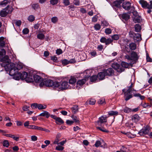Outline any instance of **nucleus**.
I'll return each mask as SVG.
<instances>
[{
  "label": "nucleus",
  "mask_w": 152,
  "mask_h": 152,
  "mask_svg": "<svg viewBox=\"0 0 152 152\" xmlns=\"http://www.w3.org/2000/svg\"><path fill=\"white\" fill-rule=\"evenodd\" d=\"M64 149V147L59 145H58L56 148V150L61 151Z\"/></svg>",
  "instance_id": "46"
},
{
  "label": "nucleus",
  "mask_w": 152,
  "mask_h": 152,
  "mask_svg": "<svg viewBox=\"0 0 152 152\" xmlns=\"http://www.w3.org/2000/svg\"><path fill=\"white\" fill-rule=\"evenodd\" d=\"M134 39L135 42L140 41L141 40V35L139 34H135L134 37Z\"/></svg>",
  "instance_id": "15"
},
{
  "label": "nucleus",
  "mask_w": 152,
  "mask_h": 152,
  "mask_svg": "<svg viewBox=\"0 0 152 152\" xmlns=\"http://www.w3.org/2000/svg\"><path fill=\"white\" fill-rule=\"evenodd\" d=\"M129 47L131 50H134L136 48V45L135 43H132L129 44Z\"/></svg>",
  "instance_id": "23"
},
{
  "label": "nucleus",
  "mask_w": 152,
  "mask_h": 152,
  "mask_svg": "<svg viewBox=\"0 0 152 152\" xmlns=\"http://www.w3.org/2000/svg\"><path fill=\"white\" fill-rule=\"evenodd\" d=\"M124 111L125 113H129L132 111V109L126 107L124 109Z\"/></svg>",
  "instance_id": "61"
},
{
  "label": "nucleus",
  "mask_w": 152,
  "mask_h": 152,
  "mask_svg": "<svg viewBox=\"0 0 152 152\" xmlns=\"http://www.w3.org/2000/svg\"><path fill=\"white\" fill-rule=\"evenodd\" d=\"M140 118L138 115L135 114L132 116V120L135 122H138L140 120Z\"/></svg>",
  "instance_id": "16"
},
{
  "label": "nucleus",
  "mask_w": 152,
  "mask_h": 152,
  "mask_svg": "<svg viewBox=\"0 0 152 152\" xmlns=\"http://www.w3.org/2000/svg\"><path fill=\"white\" fill-rule=\"evenodd\" d=\"M99 126H96L97 129H99L102 132H108L107 130L106 129H105L104 128H102L101 127Z\"/></svg>",
  "instance_id": "43"
},
{
  "label": "nucleus",
  "mask_w": 152,
  "mask_h": 152,
  "mask_svg": "<svg viewBox=\"0 0 152 152\" xmlns=\"http://www.w3.org/2000/svg\"><path fill=\"white\" fill-rule=\"evenodd\" d=\"M141 26L139 24H136L134 26V29L136 32H139L141 30Z\"/></svg>",
  "instance_id": "21"
},
{
  "label": "nucleus",
  "mask_w": 152,
  "mask_h": 152,
  "mask_svg": "<svg viewBox=\"0 0 152 152\" xmlns=\"http://www.w3.org/2000/svg\"><path fill=\"white\" fill-rule=\"evenodd\" d=\"M142 7L144 8L147 4V2L146 1L144 0H140L139 1Z\"/></svg>",
  "instance_id": "33"
},
{
  "label": "nucleus",
  "mask_w": 152,
  "mask_h": 152,
  "mask_svg": "<svg viewBox=\"0 0 152 152\" xmlns=\"http://www.w3.org/2000/svg\"><path fill=\"white\" fill-rule=\"evenodd\" d=\"M66 122L68 125H71L74 123V121L69 120H67Z\"/></svg>",
  "instance_id": "64"
},
{
  "label": "nucleus",
  "mask_w": 152,
  "mask_h": 152,
  "mask_svg": "<svg viewBox=\"0 0 152 152\" xmlns=\"http://www.w3.org/2000/svg\"><path fill=\"white\" fill-rule=\"evenodd\" d=\"M105 32L106 34H110L112 33V30L110 28H107L105 29Z\"/></svg>",
  "instance_id": "48"
},
{
  "label": "nucleus",
  "mask_w": 152,
  "mask_h": 152,
  "mask_svg": "<svg viewBox=\"0 0 152 152\" xmlns=\"http://www.w3.org/2000/svg\"><path fill=\"white\" fill-rule=\"evenodd\" d=\"M102 144V143L100 141H97L95 144V145L96 147H98L101 145Z\"/></svg>",
  "instance_id": "57"
},
{
  "label": "nucleus",
  "mask_w": 152,
  "mask_h": 152,
  "mask_svg": "<svg viewBox=\"0 0 152 152\" xmlns=\"http://www.w3.org/2000/svg\"><path fill=\"white\" fill-rule=\"evenodd\" d=\"M50 115L49 113L46 111H44L43 112L41 113L39 115V116L45 117L47 118H48Z\"/></svg>",
  "instance_id": "17"
},
{
  "label": "nucleus",
  "mask_w": 152,
  "mask_h": 152,
  "mask_svg": "<svg viewBox=\"0 0 152 152\" xmlns=\"http://www.w3.org/2000/svg\"><path fill=\"white\" fill-rule=\"evenodd\" d=\"M134 94V96L135 97H139L140 99L141 100H143L145 98V97L141 95L139 93H137V94H134V93H133Z\"/></svg>",
  "instance_id": "29"
},
{
  "label": "nucleus",
  "mask_w": 152,
  "mask_h": 152,
  "mask_svg": "<svg viewBox=\"0 0 152 152\" xmlns=\"http://www.w3.org/2000/svg\"><path fill=\"white\" fill-rule=\"evenodd\" d=\"M113 5L115 7H118L120 5V2H119L118 1H115L113 3Z\"/></svg>",
  "instance_id": "58"
},
{
  "label": "nucleus",
  "mask_w": 152,
  "mask_h": 152,
  "mask_svg": "<svg viewBox=\"0 0 152 152\" xmlns=\"http://www.w3.org/2000/svg\"><path fill=\"white\" fill-rule=\"evenodd\" d=\"M101 25L103 26H107L109 25V23L105 20L102 21Z\"/></svg>",
  "instance_id": "42"
},
{
  "label": "nucleus",
  "mask_w": 152,
  "mask_h": 152,
  "mask_svg": "<svg viewBox=\"0 0 152 152\" xmlns=\"http://www.w3.org/2000/svg\"><path fill=\"white\" fill-rule=\"evenodd\" d=\"M97 102L99 104L102 105L105 104H106L105 99L104 98L100 99L98 100Z\"/></svg>",
  "instance_id": "22"
},
{
  "label": "nucleus",
  "mask_w": 152,
  "mask_h": 152,
  "mask_svg": "<svg viewBox=\"0 0 152 152\" xmlns=\"http://www.w3.org/2000/svg\"><path fill=\"white\" fill-rule=\"evenodd\" d=\"M105 76V72L104 71L99 73L97 75L98 78L99 80H103L104 79Z\"/></svg>",
  "instance_id": "14"
},
{
  "label": "nucleus",
  "mask_w": 152,
  "mask_h": 152,
  "mask_svg": "<svg viewBox=\"0 0 152 152\" xmlns=\"http://www.w3.org/2000/svg\"><path fill=\"white\" fill-rule=\"evenodd\" d=\"M112 38L113 40H118L119 39V37L118 35L114 34L112 36Z\"/></svg>",
  "instance_id": "49"
},
{
  "label": "nucleus",
  "mask_w": 152,
  "mask_h": 152,
  "mask_svg": "<svg viewBox=\"0 0 152 152\" xmlns=\"http://www.w3.org/2000/svg\"><path fill=\"white\" fill-rule=\"evenodd\" d=\"M122 18L126 20H128L130 18V16L128 14L124 13L122 15Z\"/></svg>",
  "instance_id": "20"
},
{
  "label": "nucleus",
  "mask_w": 152,
  "mask_h": 152,
  "mask_svg": "<svg viewBox=\"0 0 152 152\" xmlns=\"http://www.w3.org/2000/svg\"><path fill=\"white\" fill-rule=\"evenodd\" d=\"M133 21L135 23H139L140 21V18L139 17H135L133 18Z\"/></svg>",
  "instance_id": "30"
},
{
  "label": "nucleus",
  "mask_w": 152,
  "mask_h": 152,
  "mask_svg": "<svg viewBox=\"0 0 152 152\" xmlns=\"http://www.w3.org/2000/svg\"><path fill=\"white\" fill-rule=\"evenodd\" d=\"M26 82L28 83L32 82L34 81V80L31 76H28L25 79Z\"/></svg>",
  "instance_id": "25"
},
{
  "label": "nucleus",
  "mask_w": 152,
  "mask_h": 152,
  "mask_svg": "<svg viewBox=\"0 0 152 152\" xmlns=\"http://www.w3.org/2000/svg\"><path fill=\"white\" fill-rule=\"evenodd\" d=\"M86 82V80L85 79H83L77 81V84L80 86L84 84Z\"/></svg>",
  "instance_id": "26"
},
{
  "label": "nucleus",
  "mask_w": 152,
  "mask_h": 152,
  "mask_svg": "<svg viewBox=\"0 0 152 152\" xmlns=\"http://www.w3.org/2000/svg\"><path fill=\"white\" fill-rule=\"evenodd\" d=\"M52 22L54 23H56L58 20V18L56 17H53L51 18V19Z\"/></svg>",
  "instance_id": "51"
},
{
  "label": "nucleus",
  "mask_w": 152,
  "mask_h": 152,
  "mask_svg": "<svg viewBox=\"0 0 152 152\" xmlns=\"http://www.w3.org/2000/svg\"><path fill=\"white\" fill-rule=\"evenodd\" d=\"M18 74L20 76V78L23 79L25 80L28 76L27 73L25 72H23L22 73L19 72Z\"/></svg>",
  "instance_id": "11"
},
{
  "label": "nucleus",
  "mask_w": 152,
  "mask_h": 152,
  "mask_svg": "<svg viewBox=\"0 0 152 152\" xmlns=\"http://www.w3.org/2000/svg\"><path fill=\"white\" fill-rule=\"evenodd\" d=\"M128 149L124 146H122L120 150L122 151V152H126Z\"/></svg>",
  "instance_id": "60"
},
{
  "label": "nucleus",
  "mask_w": 152,
  "mask_h": 152,
  "mask_svg": "<svg viewBox=\"0 0 152 152\" xmlns=\"http://www.w3.org/2000/svg\"><path fill=\"white\" fill-rule=\"evenodd\" d=\"M126 136H127L128 137L131 138H133L136 136L135 134H132L130 132L127 133Z\"/></svg>",
  "instance_id": "38"
},
{
  "label": "nucleus",
  "mask_w": 152,
  "mask_h": 152,
  "mask_svg": "<svg viewBox=\"0 0 152 152\" xmlns=\"http://www.w3.org/2000/svg\"><path fill=\"white\" fill-rule=\"evenodd\" d=\"M56 123L58 124L57 122H58L61 124H63L64 123V121L60 117H57L56 120Z\"/></svg>",
  "instance_id": "37"
},
{
  "label": "nucleus",
  "mask_w": 152,
  "mask_h": 152,
  "mask_svg": "<svg viewBox=\"0 0 152 152\" xmlns=\"http://www.w3.org/2000/svg\"><path fill=\"white\" fill-rule=\"evenodd\" d=\"M106 76H111L114 74V71L111 68H108L104 71Z\"/></svg>",
  "instance_id": "8"
},
{
  "label": "nucleus",
  "mask_w": 152,
  "mask_h": 152,
  "mask_svg": "<svg viewBox=\"0 0 152 152\" xmlns=\"http://www.w3.org/2000/svg\"><path fill=\"white\" fill-rule=\"evenodd\" d=\"M29 30L27 28H24L23 31V33L24 34H27L29 32Z\"/></svg>",
  "instance_id": "63"
},
{
  "label": "nucleus",
  "mask_w": 152,
  "mask_h": 152,
  "mask_svg": "<svg viewBox=\"0 0 152 152\" xmlns=\"http://www.w3.org/2000/svg\"><path fill=\"white\" fill-rule=\"evenodd\" d=\"M6 51L4 49H2L1 51H0V58L5 55Z\"/></svg>",
  "instance_id": "54"
},
{
  "label": "nucleus",
  "mask_w": 152,
  "mask_h": 152,
  "mask_svg": "<svg viewBox=\"0 0 152 152\" xmlns=\"http://www.w3.org/2000/svg\"><path fill=\"white\" fill-rule=\"evenodd\" d=\"M35 17L33 15H30L28 18V20L30 22H32L34 20Z\"/></svg>",
  "instance_id": "47"
},
{
  "label": "nucleus",
  "mask_w": 152,
  "mask_h": 152,
  "mask_svg": "<svg viewBox=\"0 0 152 152\" xmlns=\"http://www.w3.org/2000/svg\"><path fill=\"white\" fill-rule=\"evenodd\" d=\"M142 106L145 108H148L151 107V106L148 104L145 103H144L143 104H142Z\"/></svg>",
  "instance_id": "52"
},
{
  "label": "nucleus",
  "mask_w": 152,
  "mask_h": 152,
  "mask_svg": "<svg viewBox=\"0 0 152 152\" xmlns=\"http://www.w3.org/2000/svg\"><path fill=\"white\" fill-rule=\"evenodd\" d=\"M71 118L74 121V122L77 123H79V120L76 116L72 115L71 116Z\"/></svg>",
  "instance_id": "32"
},
{
  "label": "nucleus",
  "mask_w": 152,
  "mask_h": 152,
  "mask_svg": "<svg viewBox=\"0 0 152 152\" xmlns=\"http://www.w3.org/2000/svg\"><path fill=\"white\" fill-rule=\"evenodd\" d=\"M96 102V101L95 99H89L88 101H87V102H88V103L90 104L94 105L95 104Z\"/></svg>",
  "instance_id": "31"
},
{
  "label": "nucleus",
  "mask_w": 152,
  "mask_h": 152,
  "mask_svg": "<svg viewBox=\"0 0 152 152\" xmlns=\"http://www.w3.org/2000/svg\"><path fill=\"white\" fill-rule=\"evenodd\" d=\"M112 66L113 68L116 70L117 71L119 72H121L124 70V69L121 67L120 65L117 63H114L112 64Z\"/></svg>",
  "instance_id": "6"
},
{
  "label": "nucleus",
  "mask_w": 152,
  "mask_h": 152,
  "mask_svg": "<svg viewBox=\"0 0 152 152\" xmlns=\"http://www.w3.org/2000/svg\"><path fill=\"white\" fill-rule=\"evenodd\" d=\"M131 3L129 1L124 2L122 4V7L126 10H129L130 8Z\"/></svg>",
  "instance_id": "9"
},
{
  "label": "nucleus",
  "mask_w": 152,
  "mask_h": 152,
  "mask_svg": "<svg viewBox=\"0 0 152 152\" xmlns=\"http://www.w3.org/2000/svg\"><path fill=\"white\" fill-rule=\"evenodd\" d=\"M145 7L143 8H147L148 9H152V6L151 5L149 4L148 3L147 4H146Z\"/></svg>",
  "instance_id": "55"
},
{
  "label": "nucleus",
  "mask_w": 152,
  "mask_h": 152,
  "mask_svg": "<svg viewBox=\"0 0 152 152\" xmlns=\"http://www.w3.org/2000/svg\"><path fill=\"white\" fill-rule=\"evenodd\" d=\"M3 144L4 146L6 147H8L9 145V143L8 141L6 140H4Z\"/></svg>",
  "instance_id": "41"
},
{
  "label": "nucleus",
  "mask_w": 152,
  "mask_h": 152,
  "mask_svg": "<svg viewBox=\"0 0 152 152\" xmlns=\"http://www.w3.org/2000/svg\"><path fill=\"white\" fill-rule=\"evenodd\" d=\"M9 7L8 8L7 10V13H10L12 12L13 10V8L12 7H10L9 6H8L7 7Z\"/></svg>",
  "instance_id": "50"
},
{
  "label": "nucleus",
  "mask_w": 152,
  "mask_h": 152,
  "mask_svg": "<svg viewBox=\"0 0 152 152\" xmlns=\"http://www.w3.org/2000/svg\"><path fill=\"white\" fill-rule=\"evenodd\" d=\"M45 37L44 34L42 33H39L37 35V38L40 40H43L45 38Z\"/></svg>",
  "instance_id": "27"
},
{
  "label": "nucleus",
  "mask_w": 152,
  "mask_h": 152,
  "mask_svg": "<svg viewBox=\"0 0 152 152\" xmlns=\"http://www.w3.org/2000/svg\"><path fill=\"white\" fill-rule=\"evenodd\" d=\"M8 7H7L6 8L3 9L0 12V15L1 17H4L8 14L7 11V9Z\"/></svg>",
  "instance_id": "13"
},
{
  "label": "nucleus",
  "mask_w": 152,
  "mask_h": 152,
  "mask_svg": "<svg viewBox=\"0 0 152 152\" xmlns=\"http://www.w3.org/2000/svg\"><path fill=\"white\" fill-rule=\"evenodd\" d=\"M32 7L35 10L39 8V5L38 4H34L31 5Z\"/></svg>",
  "instance_id": "28"
},
{
  "label": "nucleus",
  "mask_w": 152,
  "mask_h": 152,
  "mask_svg": "<svg viewBox=\"0 0 152 152\" xmlns=\"http://www.w3.org/2000/svg\"><path fill=\"white\" fill-rule=\"evenodd\" d=\"M97 76L96 75H94L91 77L90 78V80L91 82H95L97 80Z\"/></svg>",
  "instance_id": "36"
},
{
  "label": "nucleus",
  "mask_w": 152,
  "mask_h": 152,
  "mask_svg": "<svg viewBox=\"0 0 152 152\" xmlns=\"http://www.w3.org/2000/svg\"><path fill=\"white\" fill-rule=\"evenodd\" d=\"M149 132V128L148 127H145L139 132V134L141 136H144L147 134Z\"/></svg>",
  "instance_id": "7"
},
{
  "label": "nucleus",
  "mask_w": 152,
  "mask_h": 152,
  "mask_svg": "<svg viewBox=\"0 0 152 152\" xmlns=\"http://www.w3.org/2000/svg\"><path fill=\"white\" fill-rule=\"evenodd\" d=\"M47 107L46 105L43 106L42 104H38L37 108L39 110H42L43 109H45Z\"/></svg>",
  "instance_id": "40"
},
{
  "label": "nucleus",
  "mask_w": 152,
  "mask_h": 152,
  "mask_svg": "<svg viewBox=\"0 0 152 152\" xmlns=\"http://www.w3.org/2000/svg\"><path fill=\"white\" fill-rule=\"evenodd\" d=\"M62 63L63 64L66 65L69 63H72L75 62V61L74 59H71L69 61L65 59L62 61Z\"/></svg>",
  "instance_id": "12"
},
{
  "label": "nucleus",
  "mask_w": 152,
  "mask_h": 152,
  "mask_svg": "<svg viewBox=\"0 0 152 152\" xmlns=\"http://www.w3.org/2000/svg\"><path fill=\"white\" fill-rule=\"evenodd\" d=\"M34 81L36 83H40V84L44 80L42 77L36 75H34Z\"/></svg>",
  "instance_id": "10"
},
{
  "label": "nucleus",
  "mask_w": 152,
  "mask_h": 152,
  "mask_svg": "<svg viewBox=\"0 0 152 152\" xmlns=\"http://www.w3.org/2000/svg\"><path fill=\"white\" fill-rule=\"evenodd\" d=\"M131 58L133 59L137 60L138 59V57L137 53L135 52H133L131 54Z\"/></svg>",
  "instance_id": "18"
},
{
  "label": "nucleus",
  "mask_w": 152,
  "mask_h": 152,
  "mask_svg": "<svg viewBox=\"0 0 152 152\" xmlns=\"http://www.w3.org/2000/svg\"><path fill=\"white\" fill-rule=\"evenodd\" d=\"M76 81V78L74 77L71 76L69 81V84H73L75 83Z\"/></svg>",
  "instance_id": "19"
},
{
  "label": "nucleus",
  "mask_w": 152,
  "mask_h": 152,
  "mask_svg": "<svg viewBox=\"0 0 152 152\" xmlns=\"http://www.w3.org/2000/svg\"><path fill=\"white\" fill-rule=\"evenodd\" d=\"M56 82H53L51 80H46L44 79L39 84L40 87H42L45 86L47 87H51L53 86L55 87V83Z\"/></svg>",
  "instance_id": "4"
},
{
  "label": "nucleus",
  "mask_w": 152,
  "mask_h": 152,
  "mask_svg": "<svg viewBox=\"0 0 152 152\" xmlns=\"http://www.w3.org/2000/svg\"><path fill=\"white\" fill-rule=\"evenodd\" d=\"M133 84L131 83L130 85L127 87L128 89L126 91H124L125 89L123 90V91L124 92L125 99L126 101H127L132 98L133 96L131 94L132 92L136 91L133 88Z\"/></svg>",
  "instance_id": "2"
},
{
  "label": "nucleus",
  "mask_w": 152,
  "mask_h": 152,
  "mask_svg": "<svg viewBox=\"0 0 152 152\" xmlns=\"http://www.w3.org/2000/svg\"><path fill=\"white\" fill-rule=\"evenodd\" d=\"M113 41V40L110 38L106 39V42H105V44L106 45H108L110 44Z\"/></svg>",
  "instance_id": "53"
},
{
  "label": "nucleus",
  "mask_w": 152,
  "mask_h": 152,
  "mask_svg": "<svg viewBox=\"0 0 152 152\" xmlns=\"http://www.w3.org/2000/svg\"><path fill=\"white\" fill-rule=\"evenodd\" d=\"M55 87L58 88V91L66 89L69 88V85L66 81L61 82L60 83L56 82L55 83Z\"/></svg>",
  "instance_id": "3"
},
{
  "label": "nucleus",
  "mask_w": 152,
  "mask_h": 152,
  "mask_svg": "<svg viewBox=\"0 0 152 152\" xmlns=\"http://www.w3.org/2000/svg\"><path fill=\"white\" fill-rule=\"evenodd\" d=\"M38 106V104L36 103L32 104L31 105V107L33 109H35L37 108Z\"/></svg>",
  "instance_id": "59"
},
{
  "label": "nucleus",
  "mask_w": 152,
  "mask_h": 152,
  "mask_svg": "<svg viewBox=\"0 0 152 152\" xmlns=\"http://www.w3.org/2000/svg\"><path fill=\"white\" fill-rule=\"evenodd\" d=\"M121 67H122L124 68H127L129 66L128 64L124 62H123L121 63Z\"/></svg>",
  "instance_id": "34"
},
{
  "label": "nucleus",
  "mask_w": 152,
  "mask_h": 152,
  "mask_svg": "<svg viewBox=\"0 0 152 152\" xmlns=\"http://www.w3.org/2000/svg\"><path fill=\"white\" fill-rule=\"evenodd\" d=\"M71 109L72 113H75L78 112V106L77 105H75L73 107L71 108Z\"/></svg>",
  "instance_id": "24"
},
{
  "label": "nucleus",
  "mask_w": 152,
  "mask_h": 152,
  "mask_svg": "<svg viewBox=\"0 0 152 152\" xmlns=\"http://www.w3.org/2000/svg\"><path fill=\"white\" fill-rule=\"evenodd\" d=\"M63 2L65 6H68L70 4L69 0H64Z\"/></svg>",
  "instance_id": "62"
},
{
  "label": "nucleus",
  "mask_w": 152,
  "mask_h": 152,
  "mask_svg": "<svg viewBox=\"0 0 152 152\" xmlns=\"http://www.w3.org/2000/svg\"><path fill=\"white\" fill-rule=\"evenodd\" d=\"M16 69L17 70H20L22 68L23 65L22 64L19 63L15 67Z\"/></svg>",
  "instance_id": "44"
},
{
  "label": "nucleus",
  "mask_w": 152,
  "mask_h": 152,
  "mask_svg": "<svg viewBox=\"0 0 152 152\" xmlns=\"http://www.w3.org/2000/svg\"><path fill=\"white\" fill-rule=\"evenodd\" d=\"M2 63L1 64V66L4 67L6 71H9V75L12 76L16 75L18 71L16 69L15 65L12 63H11V60L9 58V57L5 56L3 58L0 60Z\"/></svg>",
  "instance_id": "1"
},
{
  "label": "nucleus",
  "mask_w": 152,
  "mask_h": 152,
  "mask_svg": "<svg viewBox=\"0 0 152 152\" xmlns=\"http://www.w3.org/2000/svg\"><path fill=\"white\" fill-rule=\"evenodd\" d=\"M58 2V0H50V3L53 5L57 4Z\"/></svg>",
  "instance_id": "56"
},
{
  "label": "nucleus",
  "mask_w": 152,
  "mask_h": 152,
  "mask_svg": "<svg viewBox=\"0 0 152 152\" xmlns=\"http://www.w3.org/2000/svg\"><path fill=\"white\" fill-rule=\"evenodd\" d=\"M118 112L117 111H111L108 112V114L110 115H117L118 114Z\"/></svg>",
  "instance_id": "39"
},
{
  "label": "nucleus",
  "mask_w": 152,
  "mask_h": 152,
  "mask_svg": "<svg viewBox=\"0 0 152 152\" xmlns=\"http://www.w3.org/2000/svg\"><path fill=\"white\" fill-rule=\"evenodd\" d=\"M10 2V0H4L2 2H0V5H6L7 4L9 3Z\"/></svg>",
  "instance_id": "35"
},
{
  "label": "nucleus",
  "mask_w": 152,
  "mask_h": 152,
  "mask_svg": "<svg viewBox=\"0 0 152 152\" xmlns=\"http://www.w3.org/2000/svg\"><path fill=\"white\" fill-rule=\"evenodd\" d=\"M107 117L106 116H102L99 118L98 121L95 122L96 126H102V124L107 122Z\"/></svg>",
  "instance_id": "5"
},
{
  "label": "nucleus",
  "mask_w": 152,
  "mask_h": 152,
  "mask_svg": "<svg viewBox=\"0 0 152 152\" xmlns=\"http://www.w3.org/2000/svg\"><path fill=\"white\" fill-rule=\"evenodd\" d=\"M94 27L95 30H99L101 28V25L99 24H96L95 25Z\"/></svg>",
  "instance_id": "45"
}]
</instances>
